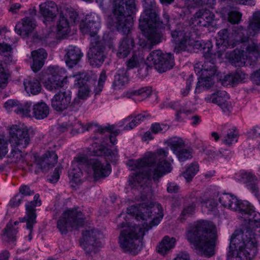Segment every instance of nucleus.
<instances>
[{
	"label": "nucleus",
	"mask_w": 260,
	"mask_h": 260,
	"mask_svg": "<svg viewBox=\"0 0 260 260\" xmlns=\"http://www.w3.org/2000/svg\"><path fill=\"white\" fill-rule=\"evenodd\" d=\"M199 165L197 163H192L186 170L183 173V176L187 182L190 181L194 177L199 169Z\"/></svg>",
	"instance_id": "49530a36"
},
{
	"label": "nucleus",
	"mask_w": 260,
	"mask_h": 260,
	"mask_svg": "<svg viewBox=\"0 0 260 260\" xmlns=\"http://www.w3.org/2000/svg\"><path fill=\"white\" fill-rule=\"evenodd\" d=\"M87 165L93 171V176L95 180L104 178L109 175L111 172V166L109 164H103L99 159H91Z\"/></svg>",
	"instance_id": "6ab92c4d"
},
{
	"label": "nucleus",
	"mask_w": 260,
	"mask_h": 260,
	"mask_svg": "<svg viewBox=\"0 0 260 260\" xmlns=\"http://www.w3.org/2000/svg\"><path fill=\"white\" fill-rule=\"evenodd\" d=\"M119 237V243L124 252H131L138 249L140 241L138 240L144 235L145 228H142L135 224L121 223Z\"/></svg>",
	"instance_id": "423d86ee"
},
{
	"label": "nucleus",
	"mask_w": 260,
	"mask_h": 260,
	"mask_svg": "<svg viewBox=\"0 0 260 260\" xmlns=\"http://www.w3.org/2000/svg\"><path fill=\"white\" fill-rule=\"evenodd\" d=\"M175 239L165 236L157 247V251L161 255L166 254L175 246Z\"/></svg>",
	"instance_id": "473e14b6"
},
{
	"label": "nucleus",
	"mask_w": 260,
	"mask_h": 260,
	"mask_svg": "<svg viewBox=\"0 0 260 260\" xmlns=\"http://www.w3.org/2000/svg\"><path fill=\"white\" fill-rule=\"evenodd\" d=\"M9 73L5 70L2 64H0V87L4 88L8 83Z\"/></svg>",
	"instance_id": "5fc2aeb1"
},
{
	"label": "nucleus",
	"mask_w": 260,
	"mask_h": 260,
	"mask_svg": "<svg viewBox=\"0 0 260 260\" xmlns=\"http://www.w3.org/2000/svg\"><path fill=\"white\" fill-rule=\"evenodd\" d=\"M191 26L178 24L177 27L171 31L173 40L176 42V48L179 51H186L188 47L194 45L195 42L193 38Z\"/></svg>",
	"instance_id": "6e6552de"
},
{
	"label": "nucleus",
	"mask_w": 260,
	"mask_h": 260,
	"mask_svg": "<svg viewBox=\"0 0 260 260\" xmlns=\"http://www.w3.org/2000/svg\"><path fill=\"white\" fill-rule=\"evenodd\" d=\"M137 11L135 0H113V22L119 32H130L133 24L132 15Z\"/></svg>",
	"instance_id": "39448f33"
},
{
	"label": "nucleus",
	"mask_w": 260,
	"mask_h": 260,
	"mask_svg": "<svg viewBox=\"0 0 260 260\" xmlns=\"http://www.w3.org/2000/svg\"><path fill=\"white\" fill-rule=\"evenodd\" d=\"M36 26V21L34 19L26 17L22 19L21 23H19L16 25L15 30L20 35L27 36L33 31Z\"/></svg>",
	"instance_id": "a878e982"
},
{
	"label": "nucleus",
	"mask_w": 260,
	"mask_h": 260,
	"mask_svg": "<svg viewBox=\"0 0 260 260\" xmlns=\"http://www.w3.org/2000/svg\"><path fill=\"white\" fill-rule=\"evenodd\" d=\"M248 77V75L244 73L241 70H237L235 74H230L225 77L226 81L232 84H237L243 81Z\"/></svg>",
	"instance_id": "37998d69"
},
{
	"label": "nucleus",
	"mask_w": 260,
	"mask_h": 260,
	"mask_svg": "<svg viewBox=\"0 0 260 260\" xmlns=\"http://www.w3.org/2000/svg\"><path fill=\"white\" fill-rule=\"evenodd\" d=\"M72 92L69 89H63L56 94L52 99V108L57 111L62 112L67 109L71 102Z\"/></svg>",
	"instance_id": "a211bd4d"
},
{
	"label": "nucleus",
	"mask_w": 260,
	"mask_h": 260,
	"mask_svg": "<svg viewBox=\"0 0 260 260\" xmlns=\"http://www.w3.org/2000/svg\"><path fill=\"white\" fill-rule=\"evenodd\" d=\"M128 75L124 69L119 70L115 76L113 85L115 89L121 88L128 82Z\"/></svg>",
	"instance_id": "c9c22d12"
},
{
	"label": "nucleus",
	"mask_w": 260,
	"mask_h": 260,
	"mask_svg": "<svg viewBox=\"0 0 260 260\" xmlns=\"http://www.w3.org/2000/svg\"><path fill=\"white\" fill-rule=\"evenodd\" d=\"M31 131L26 126L12 125L9 131V141L13 147L25 148L29 144Z\"/></svg>",
	"instance_id": "ddd939ff"
},
{
	"label": "nucleus",
	"mask_w": 260,
	"mask_h": 260,
	"mask_svg": "<svg viewBox=\"0 0 260 260\" xmlns=\"http://www.w3.org/2000/svg\"><path fill=\"white\" fill-rule=\"evenodd\" d=\"M31 54L32 57L31 69L34 72H37L44 66L48 54L44 49L41 48L32 51Z\"/></svg>",
	"instance_id": "393cba45"
},
{
	"label": "nucleus",
	"mask_w": 260,
	"mask_h": 260,
	"mask_svg": "<svg viewBox=\"0 0 260 260\" xmlns=\"http://www.w3.org/2000/svg\"><path fill=\"white\" fill-rule=\"evenodd\" d=\"M186 237L199 255L207 257L214 255L217 234L212 222L204 220L198 222L187 231Z\"/></svg>",
	"instance_id": "f03ea898"
},
{
	"label": "nucleus",
	"mask_w": 260,
	"mask_h": 260,
	"mask_svg": "<svg viewBox=\"0 0 260 260\" xmlns=\"http://www.w3.org/2000/svg\"><path fill=\"white\" fill-rule=\"evenodd\" d=\"M143 60V56L141 51H135L132 56L126 61V70H130L139 67Z\"/></svg>",
	"instance_id": "ea45409f"
},
{
	"label": "nucleus",
	"mask_w": 260,
	"mask_h": 260,
	"mask_svg": "<svg viewBox=\"0 0 260 260\" xmlns=\"http://www.w3.org/2000/svg\"><path fill=\"white\" fill-rule=\"evenodd\" d=\"M90 46L87 54L89 63L93 67H100L106 57L105 47L96 37L91 40Z\"/></svg>",
	"instance_id": "4468645a"
},
{
	"label": "nucleus",
	"mask_w": 260,
	"mask_h": 260,
	"mask_svg": "<svg viewBox=\"0 0 260 260\" xmlns=\"http://www.w3.org/2000/svg\"><path fill=\"white\" fill-rule=\"evenodd\" d=\"M107 80L106 73L105 70H103L100 74L98 86L95 89V94H100L103 90L104 83Z\"/></svg>",
	"instance_id": "864d4df0"
},
{
	"label": "nucleus",
	"mask_w": 260,
	"mask_h": 260,
	"mask_svg": "<svg viewBox=\"0 0 260 260\" xmlns=\"http://www.w3.org/2000/svg\"><path fill=\"white\" fill-rule=\"evenodd\" d=\"M128 214L136 215V218L138 220L141 219L143 220H147L151 219L150 222V225L146 229V231L152 226L157 225L164 216L163 209L159 204H155L152 208H147L144 212H139L137 204L131 206L127 209Z\"/></svg>",
	"instance_id": "1a4fd4ad"
},
{
	"label": "nucleus",
	"mask_w": 260,
	"mask_h": 260,
	"mask_svg": "<svg viewBox=\"0 0 260 260\" xmlns=\"http://www.w3.org/2000/svg\"><path fill=\"white\" fill-rule=\"evenodd\" d=\"M168 152L164 149L155 152H148L143 158L129 160L128 165L131 170H136L149 167L146 170L134 174L129 179V184L135 187L144 188L148 182L153 180L158 183L164 175L171 171L170 162L167 160Z\"/></svg>",
	"instance_id": "f257e3e1"
},
{
	"label": "nucleus",
	"mask_w": 260,
	"mask_h": 260,
	"mask_svg": "<svg viewBox=\"0 0 260 260\" xmlns=\"http://www.w3.org/2000/svg\"><path fill=\"white\" fill-rule=\"evenodd\" d=\"M46 160H47L49 168L53 167L57 162L58 156L53 151H47L43 155Z\"/></svg>",
	"instance_id": "8fccbe9b"
},
{
	"label": "nucleus",
	"mask_w": 260,
	"mask_h": 260,
	"mask_svg": "<svg viewBox=\"0 0 260 260\" xmlns=\"http://www.w3.org/2000/svg\"><path fill=\"white\" fill-rule=\"evenodd\" d=\"M41 205V201L39 194H35L34 200L26 204V228L29 230L30 233L32 232L34 225L37 222V213L35 208Z\"/></svg>",
	"instance_id": "aec40b11"
},
{
	"label": "nucleus",
	"mask_w": 260,
	"mask_h": 260,
	"mask_svg": "<svg viewBox=\"0 0 260 260\" xmlns=\"http://www.w3.org/2000/svg\"><path fill=\"white\" fill-rule=\"evenodd\" d=\"M218 201L219 203L224 207L228 208L231 210L236 209L237 206V198L231 194L224 193L220 194L219 197Z\"/></svg>",
	"instance_id": "f704fd0d"
},
{
	"label": "nucleus",
	"mask_w": 260,
	"mask_h": 260,
	"mask_svg": "<svg viewBox=\"0 0 260 260\" xmlns=\"http://www.w3.org/2000/svg\"><path fill=\"white\" fill-rule=\"evenodd\" d=\"M218 39L216 41L217 46L234 47V44L232 35L230 36L228 29L224 28L218 33Z\"/></svg>",
	"instance_id": "c756f323"
},
{
	"label": "nucleus",
	"mask_w": 260,
	"mask_h": 260,
	"mask_svg": "<svg viewBox=\"0 0 260 260\" xmlns=\"http://www.w3.org/2000/svg\"><path fill=\"white\" fill-rule=\"evenodd\" d=\"M208 50L204 54L205 61L202 65V75L199 79L197 84L196 90L200 87L208 89L214 84L212 77L216 72V67L212 59H211V50L209 48L210 44H207Z\"/></svg>",
	"instance_id": "9b49d317"
},
{
	"label": "nucleus",
	"mask_w": 260,
	"mask_h": 260,
	"mask_svg": "<svg viewBox=\"0 0 260 260\" xmlns=\"http://www.w3.org/2000/svg\"><path fill=\"white\" fill-rule=\"evenodd\" d=\"M12 148L11 152L9 155V157L11 159V162L17 163L22 157V152L20 150V148L14 147Z\"/></svg>",
	"instance_id": "3c124183"
},
{
	"label": "nucleus",
	"mask_w": 260,
	"mask_h": 260,
	"mask_svg": "<svg viewBox=\"0 0 260 260\" xmlns=\"http://www.w3.org/2000/svg\"><path fill=\"white\" fill-rule=\"evenodd\" d=\"M195 207L196 205L194 203L185 207L182 212L181 219L184 220V216L191 215L194 212Z\"/></svg>",
	"instance_id": "680f3d73"
},
{
	"label": "nucleus",
	"mask_w": 260,
	"mask_h": 260,
	"mask_svg": "<svg viewBox=\"0 0 260 260\" xmlns=\"http://www.w3.org/2000/svg\"><path fill=\"white\" fill-rule=\"evenodd\" d=\"M151 87H143L130 92L129 96L136 101L141 102L148 98L151 95Z\"/></svg>",
	"instance_id": "72a5a7b5"
},
{
	"label": "nucleus",
	"mask_w": 260,
	"mask_h": 260,
	"mask_svg": "<svg viewBox=\"0 0 260 260\" xmlns=\"http://www.w3.org/2000/svg\"><path fill=\"white\" fill-rule=\"evenodd\" d=\"M260 29V12L253 14V19L246 29L242 26L236 27L232 34L234 47L239 43L247 42L249 37L253 36Z\"/></svg>",
	"instance_id": "9d476101"
},
{
	"label": "nucleus",
	"mask_w": 260,
	"mask_h": 260,
	"mask_svg": "<svg viewBox=\"0 0 260 260\" xmlns=\"http://www.w3.org/2000/svg\"><path fill=\"white\" fill-rule=\"evenodd\" d=\"M242 17V14L236 11H231L229 14L228 20L233 24L238 23Z\"/></svg>",
	"instance_id": "13d9d810"
},
{
	"label": "nucleus",
	"mask_w": 260,
	"mask_h": 260,
	"mask_svg": "<svg viewBox=\"0 0 260 260\" xmlns=\"http://www.w3.org/2000/svg\"><path fill=\"white\" fill-rule=\"evenodd\" d=\"M47 163V160H46L44 156H43L36 159V167L41 169L43 172L46 171L50 169V168H49Z\"/></svg>",
	"instance_id": "4d7b16f0"
},
{
	"label": "nucleus",
	"mask_w": 260,
	"mask_h": 260,
	"mask_svg": "<svg viewBox=\"0 0 260 260\" xmlns=\"http://www.w3.org/2000/svg\"><path fill=\"white\" fill-rule=\"evenodd\" d=\"M32 113L36 119H43L48 116L49 107L44 102L38 103L33 106Z\"/></svg>",
	"instance_id": "2f4dec72"
},
{
	"label": "nucleus",
	"mask_w": 260,
	"mask_h": 260,
	"mask_svg": "<svg viewBox=\"0 0 260 260\" xmlns=\"http://www.w3.org/2000/svg\"><path fill=\"white\" fill-rule=\"evenodd\" d=\"M83 56L80 50L75 46H69L64 56L66 64L69 68L76 65Z\"/></svg>",
	"instance_id": "cd10ccee"
},
{
	"label": "nucleus",
	"mask_w": 260,
	"mask_h": 260,
	"mask_svg": "<svg viewBox=\"0 0 260 260\" xmlns=\"http://www.w3.org/2000/svg\"><path fill=\"white\" fill-rule=\"evenodd\" d=\"M100 24L90 17H86L80 24L79 27L82 34L89 35L91 37H95L99 31Z\"/></svg>",
	"instance_id": "b1692460"
},
{
	"label": "nucleus",
	"mask_w": 260,
	"mask_h": 260,
	"mask_svg": "<svg viewBox=\"0 0 260 260\" xmlns=\"http://www.w3.org/2000/svg\"><path fill=\"white\" fill-rule=\"evenodd\" d=\"M144 12L139 19V28L149 40L158 43L161 40V30L164 24L159 21L155 0H142Z\"/></svg>",
	"instance_id": "7ed1b4c3"
},
{
	"label": "nucleus",
	"mask_w": 260,
	"mask_h": 260,
	"mask_svg": "<svg viewBox=\"0 0 260 260\" xmlns=\"http://www.w3.org/2000/svg\"><path fill=\"white\" fill-rule=\"evenodd\" d=\"M81 245L87 253L96 252L97 248L101 246V243L99 240L101 233L95 229L86 231L83 232Z\"/></svg>",
	"instance_id": "2eb2a0df"
},
{
	"label": "nucleus",
	"mask_w": 260,
	"mask_h": 260,
	"mask_svg": "<svg viewBox=\"0 0 260 260\" xmlns=\"http://www.w3.org/2000/svg\"><path fill=\"white\" fill-rule=\"evenodd\" d=\"M23 197L19 194L15 195L9 202V206L11 208L18 207L22 201Z\"/></svg>",
	"instance_id": "052dcab7"
},
{
	"label": "nucleus",
	"mask_w": 260,
	"mask_h": 260,
	"mask_svg": "<svg viewBox=\"0 0 260 260\" xmlns=\"http://www.w3.org/2000/svg\"><path fill=\"white\" fill-rule=\"evenodd\" d=\"M150 116V115L148 113L144 111L139 114L136 115L135 117L136 118V120H137V121H138V123L140 124L145 120L149 119Z\"/></svg>",
	"instance_id": "774afa93"
},
{
	"label": "nucleus",
	"mask_w": 260,
	"mask_h": 260,
	"mask_svg": "<svg viewBox=\"0 0 260 260\" xmlns=\"http://www.w3.org/2000/svg\"><path fill=\"white\" fill-rule=\"evenodd\" d=\"M65 15L66 16V18H67V19L68 18H69V22L72 25L75 24L76 21H77L78 20V14L76 12L73 10H71L67 12V13Z\"/></svg>",
	"instance_id": "e2e57ef3"
},
{
	"label": "nucleus",
	"mask_w": 260,
	"mask_h": 260,
	"mask_svg": "<svg viewBox=\"0 0 260 260\" xmlns=\"http://www.w3.org/2000/svg\"><path fill=\"white\" fill-rule=\"evenodd\" d=\"M129 32L128 34H125L126 36L120 43L117 52V56L120 58L127 57L134 46V40L129 36Z\"/></svg>",
	"instance_id": "bb28decb"
},
{
	"label": "nucleus",
	"mask_w": 260,
	"mask_h": 260,
	"mask_svg": "<svg viewBox=\"0 0 260 260\" xmlns=\"http://www.w3.org/2000/svg\"><path fill=\"white\" fill-rule=\"evenodd\" d=\"M67 76L59 75L58 73L52 74L44 82V86L48 90L59 89L67 84Z\"/></svg>",
	"instance_id": "5701e85b"
},
{
	"label": "nucleus",
	"mask_w": 260,
	"mask_h": 260,
	"mask_svg": "<svg viewBox=\"0 0 260 260\" xmlns=\"http://www.w3.org/2000/svg\"><path fill=\"white\" fill-rule=\"evenodd\" d=\"M237 208L233 210L238 211L242 214V218L245 219L249 213L253 212L254 207L246 201H241L237 200L236 203Z\"/></svg>",
	"instance_id": "a19ab883"
},
{
	"label": "nucleus",
	"mask_w": 260,
	"mask_h": 260,
	"mask_svg": "<svg viewBox=\"0 0 260 260\" xmlns=\"http://www.w3.org/2000/svg\"><path fill=\"white\" fill-rule=\"evenodd\" d=\"M246 186L248 189H249L252 193H254V194L257 198L259 197V188L257 185V181H253L252 182L248 184Z\"/></svg>",
	"instance_id": "0e129e2a"
},
{
	"label": "nucleus",
	"mask_w": 260,
	"mask_h": 260,
	"mask_svg": "<svg viewBox=\"0 0 260 260\" xmlns=\"http://www.w3.org/2000/svg\"><path fill=\"white\" fill-rule=\"evenodd\" d=\"M242 180L247 185L252 182L257 181L256 177L251 173L244 172L241 175Z\"/></svg>",
	"instance_id": "6e6d98bb"
},
{
	"label": "nucleus",
	"mask_w": 260,
	"mask_h": 260,
	"mask_svg": "<svg viewBox=\"0 0 260 260\" xmlns=\"http://www.w3.org/2000/svg\"><path fill=\"white\" fill-rule=\"evenodd\" d=\"M76 80L75 85L79 88L78 95L80 99L85 100L89 96L90 92L89 85L87 81L89 77L86 73H81L75 76Z\"/></svg>",
	"instance_id": "4be33fe9"
},
{
	"label": "nucleus",
	"mask_w": 260,
	"mask_h": 260,
	"mask_svg": "<svg viewBox=\"0 0 260 260\" xmlns=\"http://www.w3.org/2000/svg\"><path fill=\"white\" fill-rule=\"evenodd\" d=\"M24 85L26 91L28 92H30L34 95L38 94L41 90L40 81L35 78L25 79Z\"/></svg>",
	"instance_id": "e433bc0d"
},
{
	"label": "nucleus",
	"mask_w": 260,
	"mask_h": 260,
	"mask_svg": "<svg viewBox=\"0 0 260 260\" xmlns=\"http://www.w3.org/2000/svg\"><path fill=\"white\" fill-rule=\"evenodd\" d=\"M170 146L179 161H185L192 157V149L189 147H185L182 139L177 138L172 140Z\"/></svg>",
	"instance_id": "f3484780"
},
{
	"label": "nucleus",
	"mask_w": 260,
	"mask_h": 260,
	"mask_svg": "<svg viewBox=\"0 0 260 260\" xmlns=\"http://www.w3.org/2000/svg\"><path fill=\"white\" fill-rule=\"evenodd\" d=\"M238 138L239 132L236 128L229 129L226 133L222 132L221 134L222 142L229 146L237 142Z\"/></svg>",
	"instance_id": "4c0bfd02"
},
{
	"label": "nucleus",
	"mask_w": 260,
	"mask_h": 260,
	"mask_svg": "<svg viewBox=\"0 0 260 260\" xmlns=\"http://www.w3.org/2000/svg\"><path fill=\"white\" fill-rule=\"evenodd\" d=\"M73 125L70 123H63L57 127V131L60 133H65L68 131H72Z\"/></svg>",
	"instance_id": "69168bd1"
},
{
	"label": "nucleus",
	"mask_w": 260,
	"mask_h": 260,
	"mask_svg": "<svg viewBox=\"0 0 260 260\" xmlns=\"http://www.w3.org/2000/svg\"><path fill=\"white\" fill-rule=\"evenodd\" d=\"M93 153L96 156H110L114 154L112 151L104 145H100L96 146V148L93 150Z\"/></svg>",
	"instance_id": "09e8293b"
},
{
	"label": "nucleus",
	"mask_w": 260,
	"mask_h": 260,
	"mask_svg": "<svg viewBox=\"0 0 260 260\" xmlns=\"http://www.w3.org/2000/svg\"><path fill=\"white\" fill-rule=\"evenodd\" d=\"M248 231L233 234L228 253L229 257L236 254V260H251L257 252V243Z\"/></svg>",
	"instance_id": "20e7f679"
},
{
	"label": "nucleus",
	"mask_w": 260,
	"mask_h": 260,
	"mask_svg": "<svg viewBox=\"0 0 260 260\" xmlns=\"http://www.w3.org/2000/svg\"><path fill=\"white\" fill-rule=\"evenodd\" d=\"M41 14L47 20L52 19L57 15L58 8L56 4L52 1H47L40 5Z\"/></svg>",
	"instance_id": "c85d7f7f"
},
{
	"label": "nucleus",
	"mask_w": 260,
	"mask_h": 260,
	"mask_svg": "<svg viewBox=\"0 0 260 260\" xmlns=\"http://www.w3.org/2000/svg\"><path fill=\"white\" fill-rule=\"evenodd\" d=\"M205 100L207 103L217 104L224 113H229L233 108L230 96L225 91L218 90L208 94L205 97Z\"/></svg>",
	"instance_id": "dca6fc26"
},
{
	"label": "nucleus",
	"mask_w": 260,
	"mask_h": 260,
	"mask_svg": "<svg viewBox=\"0 0 260 260\" xmlns=\"http://www.w3.org/2000/svg\"><path fill=\"white\" fill-rule=\"evenodd\" d=\"M125 122L127 123L124 127L126 130H131L139 124L136 117L129 116L124 119Z\"/></svg>",
	"instance_id": "bf43d9fd"
},
{
	"label": "nucleus",
	"mask_w": 260,
	"mask_h": 260,
	"mask_svg": "<svg viewBox=\"0 0 260 260\" xmlns=\"http://www.w3.org/2000/svg\"><path fill=\"white\" fill-rule=\"evenodd\" d=\"M19 222L15 221L14 222L11 220L6 225V228L3 230V236L5 240L7 241H15L16 240V235L18 232L17 228L14 226L19 224Z\"/></svg>",
	"instance_id": "7c9ffc66"
},
{
	"label": "nucleus",
	"mask_w": 260,
	"mask_h": 260,
	"mask_svg": "<svg viewBox=\"0 0 260 260\" xmlns=\"http://www.w3.org/2000/svg\"><path fill=\"white\" fill-rule=\"evenodd\" d=\"M196 17L199 19L201 25L207 26L213 19L214 15L209 10H200L196 13Z\"/></svg>",
	"instance_id": "58836bf2"
},
{
	"label": "nucleus",
	"mask_w": 260,
	"mask_h": 260,
	"mask_svg": "<svg viewBox=\"0 0 260 260\" xmlns=\"http://www.w3.org/2000/svg\"><path fill=\"white\" fill-rule=\"evenodd\" d=\"M244 220L248 221L247 228L243 231H236L233 234L248 231L251 235L250 237H253L256 241L255 233L258 232L260 233V214L256 212L254 209L253 212L249 213ZM256 242H257V241Z\"/></svg>",
	"instance_id": "412c9836"
},
{
	"label": "nucleus",
	"mask_w": 260,
	"mask_h": 260,
	"mask_svg": "<svg viewBox=\"0 0 260 260\" xmlns=\"http://www.w3.org/2000/svg\"><path fill=\"white\" fill-rule=\"evenodd\" d=\"M71 24L68 19L64 16L60 15L58 24L57 26L58 34L61 36L68 35L70 31Z\"/></svg>",
	"instance_id": "c03bdc74"
},
{
	"label": "nucleus",
	"mask_w": 260,
	"mask_h": 260,
	"mask_svg": "<svg viewBox=\"0 0 260 260\" xmlns=\"http://www.w3.org/2000/svg\"><path fill=\"white\" fill-rule=\"evenodd\" d=\"M19 193L23 196H31L34 194V191L31 190L30 187L27 185H22L19 189Z\"/></svg>",
	"instance_id": "338daca9"
},
{
	"label": "nucleus",
	"mask_w": 260,
	"mask_h": 260,
	"mask_svg": "<svg viewBox=\"0 0 260 260\" xmlns=\"http://www.w3.org/2000/svg\"><path fill=\"white\" fill-rule=\"evenodd\" d=\"M31 103L27 102L24 104H18L17 108L14 111L17 114L22 116H29Z\"/></svg>",
	"instance_id": "de8ad7c7"
},
{
	"label": "nucleus",
	"mask_w": 260,
	"mask_h": 260,
	"mask_svg": "<svg viewBox=\"0 0 260 260\" xmlns=\"http://www.w3.org/2000/svg\"><path fill=\"white\" fill-rule=\"evenodd\" d=\"M244 51L239 49H235L229 55V58L232 63L239 62L243 57Z\"/></svg>",
	"instance_id": "603ef678"
},
{
	"label": "nucleus",
	"mask_w": 260,
	"mask_h": 260,
	"mask_svg": "<svg viewBox=\"0 0 260 260\" xmlns=\"http://www.w3.org/2000/svg\"><path fill=\"white\" fill-rule=\"evenodd\" d=\"M98 131L102 135L107 133L109 135L110 142L112 145H114L117 143L116 137L119 134V131L118 129H115L114 126L109 125L104 127H100L98 128Z\"/></svg>",
	"instance_id": "79ce46f5"
},
{
	"label": "nucleus",
	"mask_w": 260,
	"mask_h": 260,
	"mask_svg": "<svg viewBox=\"0 0 260 260\" xmlns=\"http://www.w3.org/2000/svg\"><path fill=\"white\" fill-rule=\"evenodd\" d=\"M84 222L82 213L76 208L64 211L57 221V228L61 235H66L73 229L77 230Z\"/></svg>",
	"instance_id": "0eeeda50"
},
{
	"label": "nucleus",
	"mask_w": 260,
	"mask_h": 260,
	"mask_svg": "<svg viewBox=\"0 0 260 260\" xmlns=\"http://www.w3.org/2000/svg\"><path fill=\"white\" fill-rule=\"evenodd\" d=\"M12 50L11 45L4 42L0 43V54L4 55V61L5 63L9 64L12 62Z\"/></svg>",
	"instance_id": "a18cd8bd"
},
{
	"label": "nucleus",
	"mask_w": 260,
	"mask_h": 260,
	"mask_svg": "<svg viewBox=\"0 0 260 260\" xmlns=\"http://www.w3.org/2000/svg\"><path fill=\"white\" fill-rule=\"evenodd\" d=\"M147 63L153 66L161 73L171 70L175 64L173 54L164 53L159 50L152 51L149 53L147 57Z\"/></svg>",
	"instance_id": "f8f14e48"
}]
</instances>
